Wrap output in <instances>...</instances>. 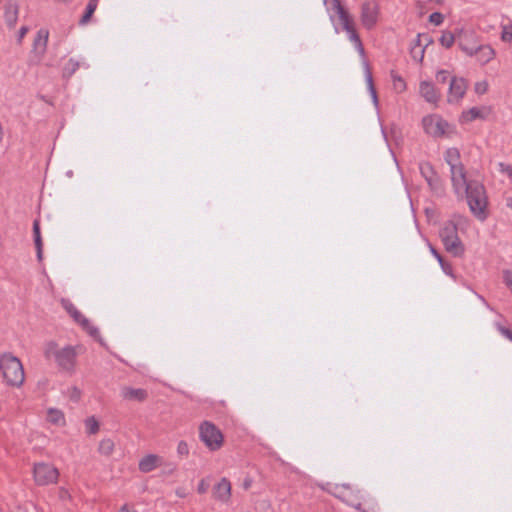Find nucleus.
Returning a JSON list of instances; mask_svg holds the SVG:
<instances>
[{"label": "nucleus", "mask_w": 512, "mask_h": 512, "mask_svg": "<svg viewBox=\"0 0 512 512\" xmlns=\"http://www.w3.org/2000/svg\"><path fill=\"white\" fill-rule=\"evenodd\" d=\"M455 193L460 198H466L471 213L479 220L487 218L488 199L484 186L474 180L463 178V184L460 186L452 185Z\"/></svg>", "instance_id": "obj_1"}, {"label": "nucleus", "mask_w": 512, "mask_h": 512, "mask_svg": "<svg viewBox=\"0 0 512 512\" xmlns=\"http://www.w3.org/2000/svg\"><path fill=\"white\" fill-rule=\"evenodd\" d=\"M329 494L338 498L345 504L353 507L360 512H379V506L374 499L367 502V507H363L364 496L359 489L348 483L334 484L329 487H322Z\"/></svg>", "instance_id": "obj_2"}, {"label": "nucleus", "mask_w": 512, "mask_h": 512, "mask_svg": "<svg viewBox=\"0 0 512 512\" xmlns=\"http://www.w3.org/2000/svg\"><path fill=\"white\" fill-rule=\"evenodd\" d=\"M469 220L462 215H453V217L443 224L440 230V238L447 252L454 256H460L464 253V246L458 237V230L464 231L468 228Z\"/></svg>", "instance_id": "obj_3"}, {"label": "nucleus", "mask_w": 512, "mask_h": 512, "mask_svg": "<svg viewBox=\"0 0 512 512\" xmlns=\"http://www.w3.org/2000/svg\"><path fill=\"white\" fill-rule=\"evenodd\" d=\"M328 6V10H333L338 16V20L342 30L347 33L348 39L353 43L355 49L358 51L362 58L365 57V50L360 36L356 30V25L353 16L341 5L340 0L324 1Z\"/></svg>", "instance_id": "obj_4"}, {"label": "nucleus", "mask_w": 512, "mask_h": 512, "mask_svg": "<svg viewBox=\"0 0 512 512\" xmlns=\"http://www.w3.org/2000/svg\"><path fill=\"white\" fill-rule=\"evenodd\" d=\"M0 378L12 387H20L25 380L23 365L19 358L11 353L0 355Z\"/></svg>", "instance_id": "obj_5"}, {"label": "nucleus", "mask_w": 512, "mask_h": 512, "mask_svg": "<svg viewBox=\"0 0 512 512\" xmlns=\"http://www.w3.org/2000/svg\"><path fill=\"white\" fill-rule=\"evenodd\" d=\"M44 355L47 359H53L62 370L71 372L75 368L77 358L76 347L66 346L60 348L55 342H49L45 346Z\"/></svg>", "instance_id": "obj_6"}, {"label": "nucleus", "mask_w": 512, "mask_h": 512, "mask_svg": "<svg viewBox=\"0 0 512 512\" xmlns=\"http://www.w3.org/2000/svg\"><path fill=\"white\" fill-rule=\"evenodd\" d=\"M422 126L425 133L433 138H451L457 134L455 126L438 114L423 117Z\"/></svg>", "instance_id": "obj_7"}, {"label": "nucleus", "mask_w": 512, "mask_h": 512, "mask_svg": "<svg viewBox=\"0 0 512 512\" xmlns=\"http://www.w3.org/2000/svg\"><path fill=\"white\" fill-rule=\"evenodd\" d=\"M199 438L210 451H218L224 444L223 433L210 421H203L200 424Z\"/></svg>", "instance_id": "obj_8"}, {"label": "nucleus", "mask_w": 512, "mask_h": 512, "mask_svg": "<svg viewBox=\"0 0 512 512\" xmlns=\"http://www.w3.org/2000/svg\"><path fill=\"white\" fill-rule=\"evenodd\" d=\"M445 161L450 166L452 185L460 186L466 177L464 166L460 162V152L457 148H448L444 155Z\"/></svg>", "instance_id": "obj_9"}, {"label": "nucleus", "mask_w": 512, "mask_h": 512, "mask_svg": "<svg viewBox=\"0 0 512 512\" xmlns=\"http://www.w3.org/2000/svg\"><path fill=\"white\" fill-rule=\"evenodd\" d=\"M34 480L38 485L54 484L58 481L59 471L48 463H37L33 469Z\"/></svg>", "instance_id": "obj_10"}, {"label": "nucleus", "mask_w": 512, "mask_h": 512, "mask_svg": "<svg viewBox=\"0 0 512 512\" xmlns=\"http://www.w3.org/2000/svg\"><path fill=\"white\" fill-rule=\"evenodd\" d=\"M457 40L459 48L469 57H473L475 47L480 45L478 36L473 30L459 29Z\"/></svg>", "instance_id": "obj_11"}, {"label": "nucleus", "mask_w": 512, "mask_h": 512, "mask_svg": "<svg viewBox=\"0 0 512 512\" xmlns=\"http://www.w3.org/2000/svg\"><path fill=\"white\" fill-rule=\"evenodd\" d=\"M61 304L75 322L80 324L90 335H98V329L90 323V321L75 307L73 303L69 300H62Z\"/></svg>", "instance_id": "obj_12"}, {"label": "nucleus", "mask_w": 512, "mask_h": 512, "mask_svg": "<svg viewBox=\"0 0 512 512\" xmlns=\"http://www.w3.org/2000/svg\"><path fill=\"white\" fill-rule=\"evenodd\" d=\"M379 15V7L375 1H367L361 6L360 19L362 25L370 30L372 29L377 21Z\"/></svg>", "instance_id": "obj_13"}, {"label": "nucleus", "mask_w": 512, "mask_h": 512, "mask_svg": "<svg viewBox=\"0 0 512 512\" xmlns=\"http://www.w3.org/2000/svg\"><path fill=\"white\" fill-rule=\"evenodd\" d=\"M467 82L464 78L453 77L450 81L447 100L449 103H458L465 95Z\"/></svg>", "instance_id": "obj_14"}, {"label": "nucleus", "mask_w": 512, "mask_h": 512, "mask_svg": "<svg viewBox=\"0 0 512 512\" xmlns=\"http://www.w3.org/2000/svg\"><path fill=\"white\" fill-rule=\"evenodd\" d=\"M231 483L230 481L223 477L220 481L214 485L212 489L213 498L222 503H228L231 498Z\"/></svg>", "instance_id": "obj_15"}, {"label": "nucleus", "mask_w": 512, "mask_h": 512, "mask_svg": "<svg viewBox=\"0 0 512 512\" xmlns=\"http://www.w3.org/2000/svg\"><path fill=\"white\" fill-rule=\"evenodd\" d=\"M421 96L429 103L437 104L440 100V92L428 81H422L419 86Z\"/></svg>", "instance_id": "obj_16"}, {"label": "nucleus", "mask_w": 512, "mask_h": 512, "mask_svg": "<svg viewBox=\"0 0 512 512\" xmlns=\"http://www.w3.org/2000/svg\"><path fill=\"white\" fill-rule=\"evenodd\" d=\"M495 54V50L490 45L480 44L479 46L475 47L473 56L477 58V61L481 65H485L494 59Z\"/></svg>", "instance_id": "obj_17"}, {"label": "nucleus", "mask_w": 512, "mask_h": 512, "mask_svg": "<svg viewBox=\"0 0 512 512\" xmlns=\"http://www.w3.org/2000/svg\"><path fill=\"white\" fill-rule=\"evenodd\" d=\"M163 462L162 457L156 454H148L139 461V470L144 473L151 472Z\"/></svg>", "instance_id": "obj_18"}, {"label": "nucleus", "mask_w": 512, "mask_h": 512, "mask_svg": "<svg viewBox=\"0 0 512 512\" xmlns=\"http://www.w3.org/2000/svg\"><path fill=\"white\" fill-rule=\"evenodd\" d=\"M121 396L128 401L143 402L148 394L146 390L141 388L124 387L121 390Z\"/></svg>", "instance_id": "obj_19"}, {"label": "nucleus", "mask_w": 512, "mask_h": 512, "mask_svg": "<svg viewBox=\"0 0 512 512\" xmlns=\"http://www.w3.org/2000/svg\"><path fill=\"white\" fill-rule=\"evenodd\" d=\"M486 117L484 108L472 107L463 111L459 117V122L462 124L470 123L476 119H484Z\"/></svg>", "instance_id": "obj_20"}, {"label": "nucleus", "mask_w": 512, "mask_h": 512, "mask_svg": "<svg viewBox=\"0 0 512 512\" xmlns=\"http://www.w3.org/2000/svg\"><path fill=\"white\" fill-rule=\"evenodd\" d=\"M46 420L55 426L63 427L66 425L65 414L57 408H48L46 412Z\"/></svg>", "instance_id": "obj_21"}, {"label": "nucleus", "mask_w": 512, "mask_h": 512, "mask_svg": "<svg viewBox=\"0 0 512 512\" xmlns=\"http://www.w3.org/2000/svg\"><path fill=\"white\" fill-rule=\"evenodd\" d=\"M48 42V31L39 30L33 43V51L38 55H43Z\"/></svg>", "instance_id": "obj_22"}, {"label": "nucleus", "mask_w": 512, "mask_h": 512, "mask_svg": "<svg viewBox=\"0 0 512 512\" xmlns=\"http://www.w3.org/2000/svg\"><path fill=\"white\" fill-rule=\"evenodd\" d=\"M33 235L37 251V258L39 261H41L43 257V241L40 233V223L38 220H35L33 223Z\"/></svg>", "instance_id": "obj_23"}, {"label": "nucleus", "mask_w": 512, "mask_h": 512, "mask_svg": "<svg viewBox=\"0 0 512 512\" xmlns=\"http://www.w3.org/2000/svg\"><path fill=\"white\" fill-rule=\"evenodd\" d=\"M5 22L6 24L13 28L18 19V6L16 4L9 3L5 7Z\"/></svg>", "instance_id": "obj_24"}, {"label": "nucleus", "mask_w": 512, "mask_h": 512, "mask_svg": "<svg viewBox=\"0 0 512 512\" xmlns=\"http://www.w3.org/2000/svg\"><path fill=\"white\" fill-rule=\"evenodd\" d=\"M114 441L110 438H104L100 441L98 452L104 456H110L114 451Z\"/></svg>", "instance_id": "obj_25"}, {"label": "nucleus", "mask_w": 512, "mask_h": 512, "mask_svg": "<svg viewBox=\"0 0 512 512\" xmlns=\"http://www.w3.org/2000/svg\"><path fill=\"white\" fill-rule=\"evenodd\" d=\"M421 38L422 36L419 34L416 39V44L411 48L412 57L419 62H421L424 57V48Z\"/></svg>", "instance_id": "obj_26"}, {"label": "nucleus", "mask_w": 512, "mask_h": 512, "mask_svg": "<svg viewBox=\"0 0 512 512\" xmlns=\"http://www.w3.org/2000/svg\"><path fill=\"white\" fill-rule=\"evenodd\" d=\"M391 78L393 90L396 93H403L407 88L404 79L394 72L391 73Z\"/></svg>", "instance_id": "obj_27"}, {"label": "nucleus", "mask_w": 512, "mask_h": 512, "mask_svg": "<svg viewBox=\"0 0 512 512\" xmlns=\"http://www.w3.org/2000/svg\"><path fill=\"white\" fill-rule=\"evenodd\" d=\"M457 38V34H453L450 31H443L439 39L440 44L445 48H451Z\"/></svg>", "instance_id": "obj_28"}, {"label": "nucleus", "mask_w": 512, "mask_h": 512, "mask_svg": "<svg viewBox=\"0 0 512 512\" xmlns=\"http://www.w3.org/2000/svg\"><path fill=\"white\" fill-rule=\"evenodd\" d=\"M98 5V0H90L84 15L82 16L80 23L86 24L89 22L90 18L92 17L93 13L95 12Z\"/></svg>", "instance_id": "obj_29"}, {"label": "nucleus", "mask_w": 512, "mask_h": 512, "mask_svg": "<svg viewBox=\"0 0 512 512\" xmlns=\"http://www.w3.org/2000/svg\"><path fill=\"white\" fill-rule=\"evenodd\" d=\"M86 432L90 435H94L99 432L100 425L94 416L88 417L85 420Z\"/></svg>", "instance_id": "obj_30"}, {"label": "nucleus", "mask_w": 512, "mask_h": 512, "mask_svg": "<svg viewBox=\"0 0 512 512\" xmlns=\"http://www.w3.org/2000/svg\"><path fill=\"white\" fill-rule=\"evenodd\" d=\"M366 83H367L370 95L372 97V100H373L374 104L377 105L378 104L377 92H376V89L373 84L372 74L368 67L366 68Z\"/></svg>", "instance_id": "obj_31"}, {"label": "nucleus", "mask_w": 512, "mask_h": 512, "mask_svg": "<svg viewBox=\"0 0 512 512\" xmlns=\"http://www.w3.org/2000/svg\"><path fill=\"white\" fill-rule=\"evenodd\" d=\"M501 39L504 42H512V24L502 25Z\"/></svg>", "instance_id": "obj_32"}, {"label": "nucleus", "mask_w": 512, "mask_h": 512, "mask_svg": "<svg viewBox=\"0 0 512 512\" xmlns=\"http://www.w3.org/2000/svg\"><path fill=\"white\" fill-rule=\"evenodd\" d=\"M488 87H489L488 82L485 80H482V81H478L475 83L474 90H475L476 94L483 95L488 91Z\"/></svg>", "instance_id": "obj_33"}, {"label": "nucleus", "mask_w": 512, "mask_h": 512, "mask_svg": "<svg viewBox=\"0 0 512 512\" xmlns=\"http://www.w3.org/2000/svg\"><path fill=\"white\" fill-rule=\"evenodd\" d=\"M177 453L181 457H186L189 454V446L186 441H180L177 445Z\"/></svg>", "instance_id": "obj_34"}, {"label": "nucleus", "mask_w": 512, "mask_h": 512, "mask_svg": "<svg viewBox=\"0 0 512 512\" xmlns=\"http://www.w3.org/2000/svg\"><path fill=\"white\" fill-rule=\"evenodd\" d=\"M443 19V15L439 12H434L429 16V21L437 26L443 22Z\"/></svg>", "instance_id": "obj_35"}, {"label": "nucleus", "mask_w": 512, "mask_h": 512, "mask_svg": "<svg viewBox=\"0 0 512 512\" xmlns=\"http://www.w3.org/2000/svg\"><path fill=\"white\" fill-rule=\"evenodd\" d=\"M436 79L438 82L444 83L448 79V71L440 70L436 74Z\"/></svg>", "instance_id": "obj_36"}, {"label": "nucleus", "mask_w": 512, "mask_h": 512, "mask_svg": "<svg viewBox=\"0 0 512 512\" xmlns=\"http://www.w3.org/2000/svg\"><path fill=\"white\" fill-rule=\"evenodd\" d=\"M498 330L499 332L504 336L506 337L507 339H509L510 341H512V330L510 329H507L503 326H498Z\"/></svg>", "instance_id": "obj_37"}, {"label": "nucleus", "mask_w": 512, "mask_h": 512, "mask_svg": "<svg viewBox=\"0 0 512 512\" xmlns=\"http://www.w3.org/2000/svg\"><path fill=\"white\" fill-rule=\"evenodd\" d=\"M208 483L205 480H201L198 484L197 491L199 494H204L208 490Z\"/></svg>", "instance_id": "obj_38"}, {"label": "nucleus", "mask_w": 512, "mask_h": 512, "mask_svg": "<svg viewBox=\"0 0 512 512\" xmlns=\"http://www.w3.org/2000/svg\"><path fill=\"white\" fill-rule=\"evenodd\" d=\"M504 281L506 285L512 289V271L508 270L504 272Z\"/></svg>", "instance_id": "obj_39"}, {"label": "nucleus", "mask_w": 512, "mask_h": 512, "mask_svg": "<svg viewBox=\"0 0 512 512\" xmlns=\"http://www.w3.org/2000/svg\"><path fill=\"white\" fill-rule=\"evenodd\" d=\"M431 252L432 254L437 258V260L439 261V263L441 264L442 268L444 270H446L445 268V264H444V261H443V258L441 257V255L433 248L431 247Z\"/></svg>", "instance_id": "obj_40"}, {"label": "nucleus", "mask_w": 512, "mask_h": 512, "mask_svg": "<svg viewBox=\"0 0 512 512\" xmlns=\"http://www.w3.org/2000/svg\"><path fill=\"white\" fill-rule=\"evenodd\" d=\"M28 32V28L25 26H22L18 32V42L21 43L23 38L25 37L26 33Z\"/></svg>", "instance_id": "obj_41"}, {"label": "nucleus", "mask_w": 512, "mask_h": 512, "mask_svg": "<svg viewBox=\"0 0 512 512\" xmlns=\"http://www.w3.org/2000/svg\"><path fill=\"white\" fill-rule=\"evenodd\" d=\"M501 171L512 177V165L500 164Z\"/></svg>", "instance_id": "obj_42"}, {"label": "nucleus", "mask_w": 512, "mask_h": 512, "mask_svg": "<svg viewBox=\"0 0 512 512\" xmlns=\"http://www.w3.org/2000/svg\"><path fill=\"white\" fill-rule=\"evenodd\" d=\"M119 512H136V510L133 506L125 504L120 508Z\"/></svg>", "instance_id": "obj_43"}, {"label": "nucleus", "mask_w": 512, "mask_h": 512, "mask_svg": "<svg viewBox=\"0 0 512 512\" xmlns=\"http://www.w3.org/2000/svg\"><path fill=\"white\" fill-rule=\"evenodd\" d=\"M507 206L512 210V197L507 199Z\"/></svg>", "instance_id": "obj_44"}, {"label": "nucleus", "mask_w": 512, "mask_h": 512, "mask_svg": "<svg viewBox=\"0 0 512 512\" xmlns=\"http://www.w3.org/2000/svg\"><path fill=\"white\" fill-rule=\"evenodd\" d=\"M249 487H250V482L245 481V483H244V488H245V489H248Z\"/></svg>", "instance_id": "obj_45"}, {"label": "nucleus", "mask_w": 512, "mask_h": 512, "mask_svg": "<svg viewBox=\"0 0 512 512\" xmlns=\"http://www.w3.org/2000/svg\"><path fill=\"white\" fill-rule=\"evenodd\" d=\"M430 1H431V2H434V3H437V4H439V3H441V2H442V0H430Z\"/></svg>", "instance_id": "obj_46"}, {"label": "nucleus", "mask_w": 512, "mask_h": 512, "mask_svg": "<svg viewBox=\"0 0 512 512\" xmlns=\"http://www.w3.org/2000/svg\"><path fill=\"white\" fill-rule=\"evenodd\" d=\"M60 493H61V494H67V491H65V490H63V489H62Z\"/></svg>", "instance_id": "obj_47"}]
</instances>
